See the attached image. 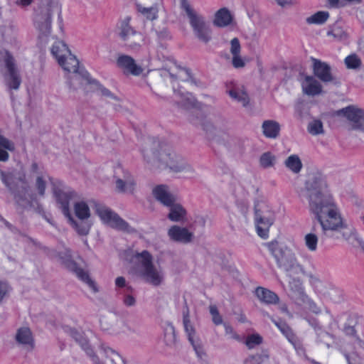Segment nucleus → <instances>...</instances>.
<instances>
[{
    "instance_id": "obj_1",
    "label": "nucleus",
    "mask_w": 364,
    "mask_h": 364,
    "mask_svg": "<svg viewBox=\"0 0 364 364\" xmlns=\"http://www.w3.org/2000/svg\"><path fill=\"white\" fill-rule=\"evenodd\" d=\"M301 195L308 200L309 211L320 224L324 237L339 232L348 240L355 233L354 228H348L320 173L309 174Z\"/></svg>"
},
{
    "instance_id": "obj_2",
    "label": "nucleus",
    "mask_w": 364,
    "mask_h": 364,
    "mask_svg": "<svg viewBox=\"0 0 364 364\" xmlns=\"http://www.w3.org/2000/svg\"><path fill=\"white\" fill-rule=\"evenodd\" d=\"M52 55L56 59L60 66L65 71L70 73L68 79V85L70 88L75 90V80L80 79L81 71L85 70L79 65V60L73 55L67 46L62 41H56L52 46Z\"/></svg>"
},
{
    "instance_id": "obj_3",
    "label": "nucleus",
    "mask_w": 364,
    "mask_h": 364,
    "mask_svg": "<svg viewBox=\"0 0 364 364\" xmlns=\"http://www.w3.org/2000/svg\"><path fill=\"white\" fill-rule=\"evenodd\" d=\"M54 11L58 13V20L62 21L61 6L58 0H41L34 23L39 31L38 38L42 46L48 41L51 30V15Z\"/></svg>"
},
{
    "instance_id": "obj_4",
    "label": "nucleus",
    "mask_w": 364,
    "mask_h": 364,
    "mask_svg": "<svg viewBox=\"0 0 364 364\" xmlns=\"http://www.w3.org/2000/svg\"><path fill=\"white\" fill-rule=\"evenodd\" d=\"M65 331L70 333V335L79 343L82 348L91 358L93 364H105L103 361L100 360L98 355L94 353L93 349L90 346L87 338L82 332L68 326L65 327ZM100 353L102 356L109 360L112 364H128L122 355L105 344H102L100 347Z\"/></svg>"
},
{
    "instance_id": "obj_5",
    "label": "nucleus",
    "mask_w": 364,
    "mask_h": 364,
    "mask_svg": "<svg viewBox=\"0 0 364 364\" xmlns=\"http://www.w3.org/2000/svg\"><path fill=\"white\" fill-rule=\"evenodd\" d=\"M269 251L276 260L279 268L282 269L287 277L304 274V267L298 262L294 252L285 245L272 242Z\"/></svg>"
},
{
    "instance_id": "obj_6",
    "label": "nucleus",
    "mask_w": 364,
    "mask_h": 364,
    "mask_svg": "<svg viewBox=\"0 0 364 364\" xmlns=\"http://www.w3.org/2000/svg\"><path fill=\"white\" fill-rule=\"evenodd\" d=\"M133 260L138 265L139 275L146 283L154 287H159L164 283V270L161 266L153 263V257L148 251L136 252Z\"/></svg>"
},
{
    "instance_id": "obj_7",
    "label": "nucleus",
    "mask_w": 364,
    "mask_h": 364,
    "mask_svg": "<svg viewBox=\"0 0 364 364\" xmlns=\"http://www.w3.org/2000/svg\"><path fill=\"white\" fill-rule=\"evenodd\" d=\"M159 147V151L143 150L144 157L147 161H150L153 158L162 161L174 173L191 171V168L189 164L171 146L166 144H160Z\"/></svg>"
},
{
    "instance_id": "obj_8",
    "label": "nucleus",
    "mask_w": 364,
    "mask_h": 364,
    "mask_svg": "<svg viewBox=\"0 0 364 364\" xmlns=\"http://www.w3.org/2000/svg\"><path fill=\"white\" fill-rule=\"evenodd\" d=\"M54 193L63 215L68 219L77 232L80 235H87L90 232L91 223L87 220H75L70 213V200L74 199L76 193L72 190L63 191L57 188L55 189Z\"/></svg>"
},
{
    "instance_id": "obj_9",
    "label": "nucleus",
    "mask_w": 364,
    "mask_h": 364,
    "mask_svg": "<svg viewBox=\"0 0 364 364\" xmlns=\"http://www.w3.org/2000/svg\"><path fill=\"white\" fill-rule=\"evenodd\" d=\"M305 320L311 326L315 332L316 341L326 346L328 348H335L341 351L348 364H353L350 360V355L343 349L342 346V338L336 336L333 333L326 331L322 325L320 323L318 318L312 316H307Z\"/></svg>"
},
{
    "instance_id": "obj_10",
    "label": "nucleus",
    "mask_w": 364,
    "mask_h": 364,
    "mask_svg": "<svg viewBox=\"0 0 364 364\" xmlns=\"http://www.w3.org/2000/svg\"><path fill=\"white\" fill-rule=\"evenodd\" d=\"M180 104L188 112L189 122L193 125L204 129L205 121L202 103L199 102L192 93L186 92L182 94Z\"/></svg>"
},
{
    "instance_id": "obj_11",
    "label": "nucleus",
    "mask_w": 364,
    "mask_h": 364,
    "mask_svg": "<svg viewBox=\"0 0 364 364\" xmlns=\"http://www.w3.org/2000/svg\"><path fill=\"white\" fill-rule=\"evenodd\" d=\"M93 208L103 223L112 228L131 232L134 231L129 224L105 205L93 201Z\"/></svg>"
},
{
    "instance_id": "obj_12",
    "label": "nucleus",
    "mask_w": 364,
    "mask_h": 364,
    "mask_svg": "<svg viewBox=\"0 0 364 364\" xmlns=\"http://www.w3.org/2000/svg\"><path fill=\"white\" fill-rule=\"evenodd\" d=\"M0 60L5 64L4 80L6 85L10 90H18L21 79L14 57L6 50H1Z\"/></svg>"
},
{
    "instance_id": "obj_13",
    "label": "nucleus",
    "mask_w": 364,
    "mask_h": 364,
    "mask_svg": "<svg viewBox=\"0 0 364 364\" xmlns=\"http://www.w3.org/2000/svg\"><path fill=\"white\" fill-rule=\"evenodd\" d=\"M1 179L2 183L9 188V190L14 194L16 202L25 207H33L36 199L33 194L31 193L29 188L25 187L23 193H15L14 177L12 173H6L1 171Z\"/></svg>"
},
{
    "instance_id": "obj_14",
    "label": "nucleus",
    "mask_w": 364,
    "mask_h": 364,
    "mask_svg": "<svg viewBox=\"0 0 364 364\" xmlns=\"http://www.w3.org/2000/svg\"><path fill=\"white\" fill-rule=\"evenodd\" d=\"M181 8L186 12L195 35L202 41H205V21L192 8L188 0H180Z\"/></svg>"
},
{
    "instance_id": "obj_15",
    "label": "nucleus",
    "mask_w": 364,
    "mask_h": 364,
    "mask_svg": "<svg viewBox=\"0 0 364 364\" xmlns=\"http://www.w3.org/2000/svg\"><path fill=\"white\" fill-rule=\"evenodd\" d=\"M274 220V213L267 207L255 206V223L257 232L262 238H267L270 226Z\"/></svg>"
},
{
    "instance_id": "obj_16",
    "label": "nucleus",
    "mask_w": 364,
    "mask_h": 364,
    "mask_svg": "<svg viewBox=\"0 0 364 364\" xmlns=\"http://www.w3.org/2000/svg\"><path fill=\"white\" fill-rule=\"evenodd\" d=\"M183 324L188 341L193 346L198 358L203 360L205 355L203 346L198 340L195 328L191 323L188 309L183 311Z\"/></svg>"
},
{
    "instance_id": "obj_17",
    "label": "nucleus",
    "mask_w": 364,
    "mask_h": 364,
    "mask_svg": "<svg viewBox=\"0 0 364 364\" xmlns=\"http://www.w3.org/2000/svg\"><path fill=\"white\" fill-rule=\"evenodd\" d=\"M116 188L120 193H132L135 188V181L132 174L122 166L114 170Z\"/></svg>"
},
{
    "instance_id": "obj_18",
    "label": "nucleus",
    "mask_w": 364,
    "mask_h": 364,
    "mask_svg": "<svg viewBox=\"0 0 364 364\" xmlns=\"http://www.w3.org/2000/svg\"><path fill=\"white\" fill-rule=\"evenodd\" d=\"M338 114L345 116L353 129L364 131V110L354 106H348L338 111Z\"/></svg>"
},
{
    "instance_id": "obj_19",
    "label": "nucleus",
    "mask_w": 364,
    "mask_h": 364,
    "mask_svg": "<svg viewBox=\"0 0 364 364\" xmlns=\"http://www.w3.org/2000/svg\"><path fill=\"white\" fill-rule=\"evenodd\" d=\"M80 73L81 75L80 76V79L75 80V85L77 87L76 89L82 85L84 83L92 85L95 90L98 91L102 96L108 99L119 101V98L117 96H116L109 90L101 85L99 81L92 78L86 70H82Z\"/></svg>"
},
{
    "instance_id": "obj_20",
    "label": "nucleus",
    "mask_w": 364,
    "mask_h": 364,
    "mask_svg": "<svg viewBox=\"0 0 364 364\" xmlns=\"http://www.w3.org/2000/svg\"><path fill=\"white\" fill-rule=\"evenodd\" d=\"M63 263L65 266L72 272H75L76 276L83 282L87 284L88 287L94 291H98L97 286L93 280L90 277L87 272L85 271L83 269L80 267L76 262H75L71 257L70 253L66 256L65 259L63 260Z\"/></svg>"
},
{
    "instance_id": "obj_21",
    "label": "nucleus",
    "mask_w": 364,
    "mask_h": 364,
    "mask_svg": "<svg viewBox=\"0 0 364 364\" xmlns=\"http://www.w3.org/2000/svg\"><path fill=\"white\" fill-rule=\"evenodd\" d=\"M117 65L125 75H139L142 72V68L137 65L134 59L127 55H120L117 59Z\"/></svg>"
},
{
    "instance_id": "obj_22",
    "label": "nucleus",
    "mask_w": 364,
    "mask_h": 364,
    "mask_svg": "<svg viewBox=\"0 0 364 364\" xmlns=\"http://www.w3.org/2000/svg\"><path fill=\"white\" fill-rule=\"evenodd\" d=\"M0 40L10 45L16 43L17 28L11 21H5L0 25Z\"/></svg>"
},
{
    "instance_id": "obj_23",
    "label": "nucleus",
    "mask_w": 364,
    "mask_h": 364,
    "mask_svg": "<svg viewBox=\"0 0 364 364\" xmlns=\"http://www.w3.org/2000/svg\"><path fill=\"white\" fill-rule=\"evenodd\" d=\"M313 62L314 73L319 80L323 82L334 81L335 77L331 73V68L328 64L316 58H313Z\"/></svg>"
},
{
    "instance_id": "obj_24",
    "label": "nucleus",
    "mask_w": 364,
    "mask_h": 364,
    "mask_svg": "<svg viewBox=\"0 0 364 364\" xmlns=\"http://www.w3.org/2000/svg\"><path fill=\"white\" fill-rule=\"evenodd\" d=\"M168 236L174 242L187 244L191 242L193 235L186 228L173 225L168 230Z\"/></svg>"
},
{
    "instance_id": "obj_25",
    "label": "nucleus",
    "mask_w": 364,
    "mask_h": 364,
    "mask_svg": "<svg viewBox=\"0 0 364 364\" xmlns=\"http://www.w3.org/2000/svg\"><path fill=\"white\" fill-rule=\"evenodd\" d=\"M213 23L218 28L236 26L233 16L227 8H222L216 11Z\"/></svg>"
},
{
    "instance_id": "obj_26",
    "label": "nucleus",
    "mask_w": 364,
    "mask_h": 364,
    "mask_svg": "<svg viewBox=\"0 0 364 364\" xmlns=\"http://www.w3.org/2000/svg\"><path fill=\"white\" fill-rule=\"evenodd\" d=\"M226 92L233 100L242 103L243 107H247L250 103V97L242 86H236L231 84V86L227 85Z\"/></svg>"
},
{
    "instance_id": "obj_27",
    "label": "nucleus",
    "mask_w": 364,
    "mask_h": 364,
    "mask_svg": "<svg viewBox=\"0 0 364 364\" xmlns=\"http://www.w3.org/2000/svg\"><path fill=\"white\" fill-rule=\"evenodd\" d=\"M303 92L309 96H315L321 93V83L312 76H306L301 83Z\"/></svg>"
},
{
    "instance_id": "obj_28",
    "label": "nucleus",
    "mask_w": 364,
    "mask_h": 364,
    "mask_svg": "<svg viewBox=\"0 0 364 364\" xmlns=\"http://www.w3.org/2000/svg\"><path fill=\"white\" fill-rule=\"evenodd\" d=\"M16 339L18 343L28 351L31 350L34 347L32 334L28 328H19L16 333Z\"/></svg>"
},
{
    "instance_id": "obj_29",
    "label": "nucleus",
    "mask_w": 364,
    "mask_h": 364,
    "mask_svg": "<svg viewBox=\"0 0 364 364\" xmlns=\"http://www.w3.org/2000/svg\"><path fill=\"white\" fill-rule=\"evenodd\" d=\"M152 193L155 198L165 206L171 205L175 200L174 196L169 193L166 186H156Z\"/></svg>"
},
{
    "instance_id": "obj_30",
    "label": "nucleus",
    "mask_w": 364,
    "mask_h": 364,
    "mask_svg": "<svg viewBox=\"0 0 364 364\" xmlns=\"http://www.w3.org/2000/svg\"><path fill=\"white\" fill-rule=\"evenodd\" d=\"M47 181H50V183L53 184V192L55 191V189H57V188L60 189V190H63V191L70 190L68 188L63 187L60 182L54 181L53 179L51 178L48 175L44 174V175L38 176L36 178V186L38 190V194L41 196H43L45 194L46 185ZM53 194L55 195L54 193H53Z\"/></svg>"
},
{
    "instance_id": "obj_31",
    "label": "nucleus",
    "mask_w": 364,
    "mask_h": 364,
    "mask_svg": "<svg viewBox=\"0 0 364 364\" xmlns=\"http://www.w3.org/2000/svg\"><path fill=\"white\" fill-rule=\"evenodd\" d=\"M255 295L261 302L267 304H275L279 301L277 294L262 287H258L255 289Z\"/></svg>"
},
{
    "instance_id": "obj_32",
    "label": "nucleus",
    "mask_w": 364,
    "mask_h": 364,
    "mask_svg": "<svg viewBox=\"0 0 364 364\" xmlns=\"http://www.w3.org/2000/svg\"><path fill=\"white\" fill-rule=\"evenodd\" d=\"M327 36H332L336 41H344L347 40L348 33L343 22L336 21L330 27V29L327 32Z\"/></svg>"
},
{
    "instance_id": "obj_33",
    "label": "nucleus",
    "mask_w": 364,
    "mask_h": 364,
    "mask_svg": "<svg viewBox=\"0 0 364 364\" xmlns=\"http://www.w3.org/2000/svg\"><path fill=\"white\" fill-rule=\"evenodd\" d=\"M297 276L298 275L288 277L289 278V286L290 290L294 294L296 298L302 301L304 299H306L307 295L304 291L301 279Z\"/></svg>"
},
{
    "instance_id": "obj_34",
    "label": "nucleus",
    "mask_w": 364,
    "mask_h": 364,
    "mask_svg": "<svg viewBox=\"0 0 364 364\" xmlns=\"http://www.w3.org/2000/svg\"><path fill=\"white\" fill-rule=\"evenodd\" d=\"M263 134L269 139H276L279 135L280 125L274 120H265L262 125Z\"/></svg>"
},
{
    "instance_id": "obj_35",
    "label": "nucleus",
    "mask_w": 364,
    "mask_h": 364,
    "mask_svg": "<svg viewBox=\"0 0 364 364\" xmlns=\"http://www.w3.org/2000/svg\"><path fill=\"white\" fill-rule=\"evenodd\" d=\"M77 195L70 203L74 202V210L76 217L79 220H87L90 216V210L88 205L85 201H75Z\"/></svg>"
},
{
    "instance_id": "obj_36",
    "label": "nucleus",
    "mask_w": 364,
    "mask_h": 364,
    "mask_svg": "<svg viewBox=\"0 0 364 364\" xmlns=\"http://www.w3.org/2000/svg\"><path fill=\"white\" fill-rule=\"evenodd\" d=\"M285 167L294 174L300 173L303 168V164L299 155L291 154L284 161Z\"/></svg>"
},
{
    "instance_id": "obj_37",
    "label": "nucleus",
    "mask_w": 364,
    "mask_h": 364,
    "mask_svg": "<svg viewBox=\"0 0 364 364\" xmlns=\"http://www.w3.org/2000/svg\"><path fill=\"white\" fill-rule=\"evenodd\" d=\"M170 208V213H168V218L169 220L173 222H179L185 218L186 210L178 203H176L175 201L170 205H167Z\"/></svg>"
},
{
    "instance_id": "obj_38",
    "label": "nucleus",
    "mask_w": 364,
    "mask_h": 364,
    "mask_svg": "<svg viewBox=\"0 0 364 364\" xmlns=\"http://www.w3.org/2000/svg\"><path fill=\"white\" fill-rule=\"evenodd\" d=\"M206 134L208 139L218 143H223L227 136L226 134L220 129H217L212 124H206Z\"/></svg>"
},
{
    "instance_id": "obj_39",
    "label": "nucleus",
    "mask_w": 364,
    "mask_h": 364,
    "mask_svg": "<svg viewBox=\"0 0 364 364\" xmlns=\"http://www.w3.org/2000/svg\"><path fill=\"white\" fill-rule=\"evenodd\" d=\"M277 156L271 151L263 153L259 159V164L262 168H269L275 166Z\"/></svg>"
},
{
    "instance_id": "obj_40",
    "label": "nucleus",
    "mask_w": 364,
    "mask_h": 364,
    "mask_svg": "<svg viewBox=\"0 0 364 364\" xmlns=\"http://www.w3.org/2000/svg\"><path fill=\"white\" fill-rule=\"evenodd\" d=\"M176 68L177 69L176 73H173L171 70H167L171 78L180 79L184 81H190L191 83L196 84L195 80H193L191 76L189 70L186 68H178L177 66H176Z\"/></svg>"
},
{
    "instance_id": "obj_41",
    "label": "nucleus",
    "mask_w": 364,
    "mask_h": 364,
    "mask_svg": "<svg viewBox=\"0 0 364 364\" xmlns=\"http://www.w3.org/2000/svg\"><path fill=\"white\" fill-rule=\"evenodd\" d=\"M120 36L124 41H129L131 38H136L139 41H144L143 35L134 31L132 28L127 23L122 26Z\"/></svg>"
},
{
    "instance_id": "obj_42",
    "label": "nucleus",
    "mask_w": 364,
    "mask_h": 364,
    "mask_svg": "<svg viewBox=\"0 0 364 364\" xmlns=\"http://www.w3.org/2000/svg\"><path fill=\"white\" fill-rule=\"evenodd\" d=\"M325 313L330 316L331 318V321L328 325V329L329 331H333L336 329H340L339 326V318L344 317L346 318L348 321H349L351 318V316L348 314L343 313L341 315H338L337 316H334L331 311L328 308H325Z\"/></svg>"
},
{
    "instance_id": "obj_43",
    "label": "nucleus",
    "mask_w": 364,
    "mask_h": 364,
    "mask_svg": "<svg viewBox=\"0 0 364 364\" xmlns=\"http://www.w3.org/2000/svg\"><path fill=\"white\" fill-rule=\"evenodd\" d=\"M162 327L166 344L168 346L173 344L176 341V333L173 326L169 322H165Z\"/></svg>"
},
{
    "instance_id": "obj_44",
    "label": "nucleus",
    "mask_w": 364,
    "mask_h": 364,
    "mask_svg": "<svg viewBox=\"0 0 364 364\" xmlns=\"http://www.w3.org/2000/svg\"><path fill=\"white\" fill-rule=\"evenodd\" d=\"M328 17L329 13L328 11H321L306 18V21L308 24H323Z\"/></svg>"
},
{
    "instance_id": "obj_45",
    "label": "nucleus",
    "mask_w": 364,
    "mask_h": 364,
    "mask_svg": "<svg viewBox=\"0 0 364 364\" xmlns=\"http://www.w3.org/2000/svg\"><path fill=\"white\" fill-rule=\"evenodd\" d=\"M269 360V354L266 350L261 353H257L247 358L244 363L245 364H265Z\"/></svg>"
},
{
    "instance_id": "obj_46",
    "label": "nucleus",
    "mask_w": 364,
    "mask_h": 364,
    "mask_svg": "<svg viewBox=\"0 0 364 364\" xmlns=\"http://www.w3.org/2000/svg\"><path fill=\"white\" fill-rule=\"evenodd\" d=\"M318 237L314 232H309L304 236V242L306 248L311 252L317 250Z\"/></svg>"
},
{
    "instance_id": "obj_47",
    "label": "nucleus",
    "mask_w": 364,
    "mask_h": 364,
    "mask_svg": "<svg viewBox=\"0 0 364 364\" xmlns=\"http://www.w3.org/2000/svg\"><path fill=\"white\" fill-rule=\"evenodd\" d=\"M345 65L348 69H358L362 65L360 58L355 53L350 54L345 58Z\"/></svg>"
},
{
    "instance_id": "obj_48",
    "label": "nucleus",
    "mask_w": 364,
    "mask_h": 364,
    "mask_svg": "<svg viewBox=\"0 0 364 364\" xmlns=\"http://www.w3.org/2000/svg\"><path fill=\"white\" fill-rule=\"evenodd\" d=\"M138 11L141 13L149 20H154L157 18L158 9L156 6L151 7H144L142 6H138Z\"/></svg>"
},
{
    "instance_id": "obj_49",
    "label": "nucleus",
    "mask_w": 364,
    "mask_h": 364,
    "mask_svg": "<svg viewBox=\"0 0 364 364\" xmlns=\"http://www.w3.org/2000/svg\"><path fill=\"white\" fill-rule=\"evenodd\" d=\"M308 131L312 135L323 133V123L321 120L314 119L309 123Z\"/></svg>"
},
{
    "instance_id": "obj_50",
    "label": "nucleus",
    "mask_w": 364,
    "mask_h": 364,
    "mask_svg": "<svg viewBox=\"0 0 364 364\" xmlns=\"http://www.w3.org/2000/svg\"><path fill=\"white\" fill-rule=\"evenodd\" d=\"M262 343V337L259 334L249 335L245 341V344L249 349L255 348Z\"/></svg>"
},
{
    "instance_id": "obj_51",
    "label": "nucleus",
    "mask_w": 364,
    "mask_h": 364,
    "mask_svg": "<svg viewBox=\"0 0 364 364\" xmlns=\"http://www.w3.org/2000/svg\"><path fill=\"white\" fill-rule=\"evenodd\" d=\"M209 311L211 316L212 321L215 325H220L223 323V317L220 315L218 307L215 305H210L209 306Z\"/></svg>"
},
{
    "instance_id": "obj_52",
    "label": "nucleus",
    "mask_w": 364,
    "mask_h": 364,
    "mask_svg": "<svg viewBox=\"0 0 364 364\" xmlns=\"http://www.w3.org/2000/svg\"><path fill=\"white\" fill-rule=\"evenodd\" d=\"M301 301L306 304L309 311H310L311 313L316 315H318L322 312L321 307L319 306L315 301H314L308 296H306V299H304Z\"/></svg>"
},
{
    "instance_id": "obj_53",
    "label": "nucleus",
    "mask_w": 364,
    "mask_h": 364,
    "mask_svg": "<svg viewBox=\"0 0 364 364\" xmlns=\"http://www.w3.org/2000/svg\"><path fill=\"white\" fill-rule=\"evenodd\" d=\"M275 325L280 329L283 334L287 338L288 340L293 339L294 333L292 330L285 323L274 321Z\"/></svg>"
},
{
    "instance_id": "obj_54",
    "label": "nucleus",
    "mask_w": 364,
    "mask_h": 364,
    "mask_svg": "<svg viewBox=\"0 0 364 364\" xmlns=\"http://www.w3.org/2000/svg\"><path fill=\"white\" fill-rule=\"evenodd\" d=\"M241 48L240 42L237 38H234L230 41V52L232 55H235V54H240Z\"/></svg>"
},
{
    "instance_id": "obj_55",
    "label": "nucleus",
    "mask_w": 364,
    "mask_h": 364,
    "mask_svg": "<svg viewBox=\"0 0 364 364\" xmlns=\"http://www.w3.org/2000/svg\"><path fill=\"white\" fill-rule=\"evenodd\" d=\"M11 288L6 282L0 280V302L6 299L10 292Z\"/></svg>"
},
{
    "instance_id": "obj_56",
    "label": "nucleus",
    "mask_w": 364,
    "mask_h": 364,
    "mask_svg": "<svg viewBox=\"0 0 364 364\" xmlns=\"http://www.w3.org/2000/svg\"><path fill=\"white\" fill-rule=\"evenodd\" d=\"M342 331L346 336H351L353 338L357 336L355 326L353 325L350 321L344 324Z\"/></svg>"
},
{
    "instance_id": "obj_57",
    "label": "nucleus",
    "mask_w": 364,
    "mask_h": 364,
    "mask_svg": "<svg viewBox=\"0 0 364 364\" xmlns=\"http://www.w3.org/2000/svg\"><path fill=\"white\" fill-rule=\"evenodd\" d=\"M0 148L8 151H14L15 146L12 141L0 134Z\"/></svg>"
},
{
    "instance_id": "obj_58",
    "label": "nucleus",
    "mask_w": 364,
    "mask_h": 364,
    "mask_svg": "<svg viewBox=\"0 0 364 364\" xmlns=\"http://www.w3.org/2000/svg\"><path fill=\"white\" fill-rule=\"evenodd\" d=\"M232 64L235 68H242L245 66V62L240 54H235V55H232Z\"/></svg>"
},
{
    "instance_id": "obj_59",
    "label": "nucleus",
    "mask_w": 364,
    "mask_h": 364,
    "mask_svg": "<svg viewBox=\"0 0 364 364\" xmlns=\"http://www.w3.org/2000/svg\"><path fill=\"white\" fill-rule=\"evenodd\" d=\"M289 341L294 346L298 353L302 354L305 353L302 343L295 335L293 336V339H289Z\"/></svg>"
},
{
    "instance_id": "obj_60",
    "label": "nucleus",
    "mask_w": 364,
    "mask_h": 364,
    "mask_svg": "<svg viewBox=\"0 0 364 364\" xmlns=\"http://www.w3.org/2000/svg\"><path fill=\"white\" fill-rule=\"evenodd\" d=\"M223 326L225 330L226 335H228L230 338L234 339H238L239 336L234 331L232 327L228 323H223Z\"/></svg>"
},
{
    "instance_id": "obj_61",
    "label": "nucleus",
    "mask_w": 364,
    "mask_h": 364,
    "mask_svg": "<svg viewBox=\"0 0 364 364\" xmlns=\"http://www.w3.org/2000/svg\"><path fill=\"white\" fill-rule=\"evenodd\" d=\"M123 303L126 306H133L136 304V299L131 294H126L123 299Z\"/></svg>"
},
{
    "instance_id": "obj_62",
    "label": "nucleus",
    "mask_w": 364,
    "mask_h": 364,
    "mask_svg": "<svg viewBox=\"0 0 364 364\" xmlns=\"http://www.w3.org/2000/svg\"><path fill=\"white\" fill-rule=\"evenodd\" d=\"M127 46L132 50H138L141 46V42L143 41H139L136 38H131L129 41H127Z\"/></svg>"
},
{
    "instance_id": "obj_63",
    "label": "nucleus",
    "mask_w": 364,
    "mask_h": 364,
    "mask_svg": "<svg viewBox=\"0 0 364 364\" xmlns=\"http://www.w3.org/2000/svg\"><path fill=\"white\" fill-rule=\"evenodd\" d=\"M115 285L118 288L126 287L127 290L131 289L130 287L127 286L126 279L123 277H118L115 279Z\"/></svg>"
},
{
    "instance_id": "obj_64",
    "label": "nucleus",
    "mask_w": 364,
    "mask_h": 364,
    "mask_svg": "<svg viewBox=\"0 0 364 364\" xmlns=\"http://www.w3.org/2000/svg\"><path fill=\"white\" fill-rule=\"evenodd\" d=\"M276 1L282 7L292 6L297 4L296 0H276Z\"/></svg>"
}]
</instances>
